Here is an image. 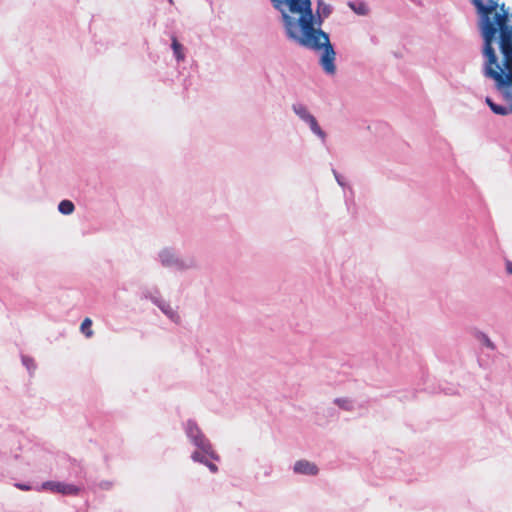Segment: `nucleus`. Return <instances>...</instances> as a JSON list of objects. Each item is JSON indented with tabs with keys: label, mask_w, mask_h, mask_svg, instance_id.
I'll return each instance as SVG.
<instances>
[{
	"label": "nucleus",
	"mask_w": 512,
	"mask_h": 512,
	"mask_svg": "<svg viewBox=\"0 0 512 512\" xmlns=\"http://www.w3.org/2000/svg\"><path fill=\"white\" fill-rule=\"evenodd\" d=\"M275 9L282 14L285 30L290 39L300 45L320 51L321 66H335V51L329 36L314 27L310 0H271Z\"/></svg>",
	"instance_id": "f257e3e1"
},
{
	"label": "nucleus",
	"mask_w": 512,
	"mask_h": 512,
	"mask_svg": "<svg viewBox=\"0 0 512 512\" xmlns=\"http://www.w3.org/2000/svg\"><path fill=\"white\" fill-rule=\"evenodd\" d=\"M187 435L192 439L197 447L203 449V451L209 454L213 460L219 459V456L213 451L211 445L206 441L204 435L196 424L192 422L187 424Z\"/></svg>",
	"instance_id": "f03ea898"
},
{
	"label": "nucleus",
	"mask_w": 512,
	"mask_h": 512,
	"mask_svg": "<svg viewBox=\"0 0 512 512\" xmlns=\"http://www.w3.org/2000/svg\"><path fill=\"white\" fill-rule=\"evenodd\" d=\"M43 488L63 495H77L80 491L75 485L55 481L45 482Z\"/></svg>",
	"instance_id": "7ed1b4c3"
},
{
	"label": "nucleus",
	"mask_w": 512,
	"mask_h": 512,
	"mask_svg": "<svg viewBox=\"0 0 512 512\" xmlns=\"http://www.w3.org/2000/svg\"><path fill=\"white\" fill-rule=\"evenodd\" d=\"M294 471L301 474L315 475L318 472V468L311 462L300 460L295 463Z\"/></svg>",
	"instance_id": "20e7f679"
},
{
	"label": "nucleus",
	"mask_w": 512,
	"mask_h": 512,
	"mask_svg": "<svg viewBox=\"0 0 512 512\" xmlns=\"http://www.w3.org/2000/svg\"><path fill=\"white\" fill-rule=\"evenodd\" d=\"M172 49L178 61H183L185 55L183 53V46L178 42L176 37H172Z\"/></svg>",
	"instance_id": "39448f33"
},
{
	"label": "nucleus",
	"mask_w": 512,
	"mask_h": 512,
	"mask_svg": "<svg viewBox=\"0 0 512 512\" xmlns=\"http://www.w3.org/2000/svg\"><path fill=\"white\" fill-rule=\"evenodd\" d=\"M92 320L90 318H85L80 326L81 332L87 337L90 338L93 336V330H92Z\"/></svg>",
	"instance_id": "423d86ee"
},
{
	"label": "nucleus",
	"mask_w": 512,
	"mask_h": 512,
	"mask_svg": "<svg viewBox=\"0 0 512 512\" xmlns=\"http://www.w3.org/2000/svg\"><path fill=\"white\" fill-rule=\"evenodd\" d=\"M294 112L305 122L312 116L306 109L305 106L301 104H295L293 105Z\"/></svg>",
	"instance_id": "0eeeda50"
},
{
	"label": "nucleus",
	"mask_w": 512,
	"mask_h": 512,
	"mask_svg": "<svg viewBox=\"0 0 512 512\" xmlns=\"http://www.w3.org/2000/svg\"><path fill=\"white\" fill-rule=\"evenodd\" d=\"M59 211L64 215H69L74 211V204L70 200H63L58 206Z\"/></svg>",
	"instance_id": "6e6552de"
},
{
	"label": "nucleus",
	"mask_w": 512,
	"mask_h": 512,
	"mask_svg": "<svg viewBox=\"0 0 512 512\" xmlns=\"http://www.w3.org/2000/svg\"><path fill=\"white\" fill-rule=\"evenodd\" d=\"M160 257L162 263L166 266H171L177 263V260L174 259V255L168 250L163 251Z\"/></svg>",
	"instance_id": "1a4fd4ad"
},
{
	"label": "nucleus",
	"mask_w": 512,
	"mask_h": 512,
	"mask_svg": "<svg viewBox=\"0 0 512 512\" xmlns=\"http://www.w3.org/2000/svg\"><path fill=\"white\" fill-rule=\"evenodd\" d=\"M307 123L309 124L311 130L318 136H320L321 138L324 137V132L321 130V128L319 127L315 117L312 115L308 120H307Z\"/></svg>",
	"instance_id": "9d476101"
},
{
	"label": "nucleus",
	"mask_w": 512,
	"mask_h": 512,
	"mask_svg": "<svg viewBox=\"0 0 512 512\" xmlns=\"http://www.w3.org/2000/svg\"><path fill=\"white\" fill-rule=\"evenodd\" d=\"M201 451H195L192 454V459L196 462H200L205 464L208 458L212 459L209 454L203 451V449H200Z\"/></svg>",
	"instance_id": "9b49d317"
},
{
	"label": "nucleus",
	"mask_w": 512,
	"mask_h": 512,
	"mask_svg": "<svg viewBox=\"0 0 512 512\" xmlns=\"http://www.w3.org/2000/svg\"><path fill=\"white\" fill-rule=\"evenodd\" d=\"M350 7L360 15H364L367 12V7L364 3H359L358 5L351 3Z\"/></svg>",
	"instance_id": "f8f14e48"
},
{
	"label": "nucleus",
	"mask_w": 512,
	"mask_h": 512,
	"mask_svg": "<svg viewBox=\"0 0 512 512\" xmlns=\"http://www.w3.org/2000/svg\"><path fill=\"white\" fill-rule=\"evenodd\" d=\"M318 12H321V14L324 17H327L330 14L331 10L328 5H326L325 3H323V1L320 0L318 2Z\"/></svg>",
	"instance_id": "ddd939ff"
},
{
	"label": "nucleus",
	"mask_w": 512,
	"mask_h": 512,
	"mask_svg": "<svg viewBox=\"0 0 512 512\" xmlns=\"http://www.w3.org/2000/svg\"><path fill=\"white\" fill-rule=\"evenodd\" d=\"M481 340H482V342H483L487 347H489V348H491V349H494V348H495L494 344L491 342V340H490V339H489L485 334H482V335H481Z\"/></svg>",
	"instance_id": "4468645a"
},
{
	"label": "nucleus",
	"mask_w": 512,
	"mask_h": 512,
	"mask_svg": "<svg viewBox=\"0 0 512 512\" xmlns=\"http://www.w3.org/2000/svg\"><path fill=\"white\" fill-rule=\"evenodd\" d=\"M335 403L340 406L341 408H344V409H349V401L346 400V399H336L335 400Z\"/></svg>",
	"instance_id": "2eb2a0df"
},
{
	"label": "nucleus",
	"mask_w": 512,
	"mask_h": 512,
	"mask_svg": "<svg viewBox=\"0 0 512 512\" xmlns=\"http://www.w3.org/2000/svg\"><path fill=\"white\" fill-rule=\"evenodd\" d=\"M205 465L209 468V470L213 473L217 472L218 471V468L217 466L214 464V463H211L209 462L208 460L206 461Z\"/></svg>",
	"instance_id": "dca6fc26"
},
{
	"label": "nucleus",
	"mask_w": 512,
	"mask_h": 512,
	"mask_svg": "<svg viewBox=\"0 0 512 512\" xmlns=\"http://www.w3.org/2000/svg\"><path fill=\"white\" fill-rule=\"evenodd\" d=\"M16 487H18L19 489L24 490V491H27L30 489L29 486L24 485V484H16Z\"/></svg>",
	"instance_id": "f3484780"
},
{
	"label": "nucleus",
	"mask_w": 512,
	"mask_h": 512,
	"mask_svg": "<svg viewBox=\"0 0 512 512\" xmlns=\"http://www.w3.org/2000/svg\"><path fill=\"white\" fill-rule=\"evenodd\" d=\"M507 270L512 274V263L511 262H509L507 264Z\"/></svg>",
	"instance_id": "a211bd4d"
}]
</instances>
